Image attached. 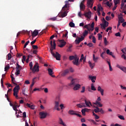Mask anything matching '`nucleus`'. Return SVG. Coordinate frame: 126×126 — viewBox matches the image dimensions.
<instances>
[{"instance_id": "864d4df0", "label": "nucleus", "mask_w": 126, "mask_h": 126, "mask_svg": "<svg viewBox=\"0 0 126 126\" xmlns=\"http://www.w3.org/2000/svg\"><path fill=\"white\" fill-rule=\"evenodd\" d=\"M106 4L107 5V6H109V7H111V6H112V4H113L112 3H110V2L107 1Z\"/></svg>"}, {"instance_id": "13d9d810", "label": "nucleus", "mask_w": 126, "mask_h": 126, "mask_svg": "<svg viewBox=\"0 0 126 126\" xmlns=\"http://www.w3.org/2000/svg\"><path fill=\"white\" fill-rule=\"evenodd\" d=\"M30 43V41H29V40L26 42L24 45V48L25 49V48H26V47L27 46V45H28V44H29Z\"/></svg>"}, {"instance_id": "f704fd0d", "label": "nucleus", "mask_w": 126, "mask_h": 126, "mask_svg": "<svg viewBox=\"0 0 126 126\" xmlns=\"http://www.w3.org/2000/svg\"><path fill=\"white\" fill-rule=\"evenodd\" d=\"M112 27H108L106 30V32H109L108 34H110V33H112Z\"/></svg>"}, {"instance_id": "393cba45", "label": "nucleus", "mask_w": 126, "mask_h": 126, "mask_svg": "<svg viewBox=\"0 0 126 126\" xmlns=\"http://www.w3.org/2000/svg\"><path fill=\"white\" fill-rule=\"evenodd\" d=\"M48 74L50 75L52 77H55V75H53V70L51 68H48Z\"/></svg>"}, {"instance_id": "473e14b6", "label": "nucleus", "mask_w": 126, "mask_h": 126, "mask_svg": "<svg viewBox=\"0 0 126 126\" xmlns=\"http://www.w3.org/2000/svg\"><path fill=\"white\" fill-rule=\"evenodd\" d=\"M89 64L90 65V67L92 68H93L95 66V63H91V61H89Z\"/></svg>"}, {"instance_id": "49530a36", "label": "nucleus", "mask_w": 126, "mask_h": 126, "mask_svg": "<svg viewBox=\"0 0 126 126\" xmlns=\"http://www.w3.org/2000/svg\"><path fill=\"white\" fill-rule=\"evenodd\" d=\"M86 35H88V31H87L86 30V31L84 32L83 33V36L84 37H85V36H86Z\"/></svg>"}, {"instance_id": "5701e85b", "label": "nucleus", "mask_w": 126, "mask_h": 126, "mask_svg": "<svg viewBox=\"0 0 126 126\" xmlns=\"http://www.w3.org/2000/svg\"><path fill=\"white\" fill-rule=\"evenodd\" d=\"M118 19V21L121 23H124V22H125V19H124V18H123V16L119 15Z\"/></svg>"}, {"instance_id": "680f3d73", "label": "nucleus", "mask_w": 126, "mask_h": 126, "mask_svg": "<svg viewBox=\"0 0 126 126\" xmlns=\"http://www.w3.org/2000/svg\"><path fill=\"white\" fill-rule=\"evenodd\" d=\"M20 70H17V69L16 70V75H19V74H20Z\"/></svg>"}, {"instance_id": "4468645a", "label": "nucleus", "mask_w": 126, "mask_h": 126, "mask_svg": "<svg viewBox=\"0 0 126 126\" xmlns=\"http://www.w3.org/2000/svg\"><path fill=\"white\" fill-rule=\"evenodd\" d=\"M85 104L86 105L87 107L90 108V107H93V105L90 101L85 99Z\"/></svg>"}, {"instance_id": "e2e57ef3", "label": "nucleus", "mask_w": 126, "mask_h": 126, "mask_svg": "<svg viewBox=\"0 0 126 126\" xmlns=\"http://www.w3.org/2000/svg\"><path fill=\"white\" fill-rule=\"evenodd\" d=\"M60 107H61V110H63V109H64V108H65L63 105V104H60Z\"/></svg>"}, {"instance_id": "2eb2a0df", "label": "nucleus", "mask_w": 126, "mask_h": 126, "mask_svg": "<svg viewBox=\"0 0 126 126\" xmlns=\"http://www.w3.org/2000/svg\"><path fill=\"white\" fill-rule=\"evenodd\" d=\"M68 113L69 114V115H75L76 116H77V117H79V113H76V112L72 110H70L68 111Z\"/></svg>"}, {"instance_id": "774afa93", "label": "nucleus", "mask_w": 126, "mask_h": 126, "mask_svg": "<svg viewBox=\"0 0 126 126\" xmlns=\"http://www.w3.org/2000/svg\"><path fill=\"white\" fill-rule=\"evenodd\" d=\"M32 47L33 50H36V49H38V46L37 45H32Z\"/></svg>"}, {"instance_id": "7c9ffc66", "label": "nucleus", "mask_w": 126, "mask_h": 126, "mask_svg": "<svg viewBox=\"0 0 126 126\" xmlns=\"http://www.w3.org/2000/svg\"><path fill=\"white\" fill-rule=\"evenodd\" d=\"M37 78V77H34L33 79H32V84L31 85V88H32V87H33V86H34V84H35V83H36V80L35 79Z\"/></svg>"}, {"instance_id": "a18cd8bd", "label": "nucleus", "mask_w": 126, "mask_h": 126, "mask_svg": "<svg viewBox=\"0 0 126 126\" xmlns=\"http://www.w3.org/2000/svg\"><path fill=\"white\" fill-rule=\"evenodd\" d=\"M85 92V87L83 86L81 91V93H84Z\"/></svg>"}, {"instance_id": "09e8293b", "label": "nucleus", "mask_w": 126, "mask_h": 126, "mask_svg": "<svg viewBox=\"0 0 126 126\" xmlns=\"http://www.w3.org/2000/svg\"><path fill=\"white\" fill-rule=\"evenodd\" d=\"M84 37L83 35L81 36V37L79 38V42H82L83 40H84Z\"/></svg>"}, {"instance_id": "0e129e2a", "label": "nucleus", "mask_w": 126, "mask_h": 126, "mask_svg": "<svg viewBox=\"0 0 126 126\" xmlns=\"http://www.w3.org/2000/svg\"><path fill=\"white\" fill-rule=\"evenodd\" d=\"M123 67L124 66H122L120 65V64H117V67H118V68H120V69H121V70H122Z\"/></svg>"}, {"instance_id": "1a4fd4ad", "label": "nucleus", "mask_w": 126, "mask_h": 126, "mask_svg": "<svg viewBox=\"0 0 126 126\" xmlns=\"http://www.w3.org/2000/svg\"><path fill=\"white\" fill-rule=\"evenodd\" d=\"M94 107L95 108V109H94V112H95V113L100 112L101 114H104V110H103V109L101 108L100 109L98 106H95Z\"/></svg>"}, {"instance_id": "7ed1b4c3", "label": "nucleus", "mask_w": 126, "mask_h": 126, "mask_svg": "<svg viewBox=\"0 0 126 126\" xmlns=\"http://www.w3.org/2000/svg\"><path fill=\"white\" fill-rule=\"evenodd\" d=\"M16 86L13 89V95L15 96L16 98H18V92L20 90V86L19 85H16Z\"/></svg>"}, {"instance_id": "6e6552de", "label": "nucleus", "mask_w": 126, "mask_h": 126, "mask_svg": "<svg viewBox=\"0 0 126 126\" xmlns=\"http://www.w3.org/2000/svg\"><path fill=\"white\" fill-rule=\"evenodd\" d=\"M85 2V0H83L80 4V10L82 11H84L85 10L86 6L84 5V3Z\"/></svg>"}, {"instance_id": "8fccbe9b", "label": "nucleus", "mask_w": 126, "mask_h": 126, "mask_svg": "<svg viewBox=\"0 0 126 126\" xmlns=\"http://www.w3.org/2000/svg\"><path fill=\"white\" fill-rule=\"evenodd\" d=\"M13 109L14 111H17V105H13Z\"/></svg>"}, {"instance_id": "f8f14e48", "label": "nucleus", "mask_w": 126, "mask_h": 126, "mask_svg": "<svg viewBox=\"0 0 126 126\" xmlns=\"http://www.w3.org/2000/svg\"><path fill=\"white\" fill-rule=\"evenodd\" d=\"M65 5L62 8V10H65L69 7V1H65Z\"/></svg>"}, {"instance_id": "c03bdc74", "label": "nucleus", "mask_w": 126, "mask_h": 126, "mask_svg": "<svg viewBox=\"0 0 126 126\" xmlns=\"http://www.w3.org/2000/svg\"><path fill=\"white\" fill-rule=\"evenodd\" d=\"M26 32L25 31H23L22 32H19L17 33V38L18 37V36L21 34V33H25Z\"/></svg>"}, {"instance_id": "052dcab7", "label": "nucleus", "mask_w": 126, "mask_h": 126, "mask_svg": "<svg viewBox=\"0 0 126 126\" xmlns=\"http://www.w3.org/2000/svg\"><path fill=\"white\" fill-rule=\"evenodd\" d=\"M122 53H123V54H125V55H126V48H125L123 49H122Z\"/></svg>"}, {"instance_id": "b1692460", "label": "nucleus", "mask_w": 126, "mask_h": 126, "mask_svg": "<svg viewBox=\"0 0 126 126\" xmlns=\"http://www.w3.org/2000/svg\"><path fill=\"white\" fill-rule=\"evenodd\" d=\"M95 25V23L93 22L92 24L91 25V28H89L88 31L90 32V31H93V30H94V26Z\"/></svg>"}, {"instance_id": "ddd939ff", "label": "nucleus", "mask_w": 126, "mask_h": 126, "mask_svg": "<svg viewBox=\"0 0 126 126\" xmlns=\"http://www.w3.org/2000/svg\"><path fill=\"white\" fill-rule=\"evenodd\" d=\"M59 42L60 43V44L59 45V47H60V48H63V47H64V45H66V42L64 41V40L63 39L59 40Z\"/></svg>"}, {"instance_id": "c756f323", "label": "nucleus", "mask_w": 126, "mask_h": 126, "mask_svg": "<svg viewBox=\"0 0 126 126\" xmlns=\"http://www.w3.org/2000/svg\"><path fill=\"white\" fill-rule=\"evenodd\" d=\"M16 68L17 70H21V69H22V66H21V65H19L18 63H16Z\"/></svg>"}, {"instance_id": "58836bf2", "label": "nucleus", "mask_w": 126, "mask_h": 126, "mask_svg": "<svg viewBox=\"0 0 126 126\" xmlns=\"http://www.w3.org/2000/svg\"><path fill=\"white\" fill-rule=\"evenodd\" d=\"M93 60L94 62V63H96L97 60H98V59H99L98 57H95V55L93 54Z\"/></svg>"}, {"instance_id": "cd10ccee", "label": "nucleus", "mask_w": 126, "mask_h": 126, "mask_svg": "<svg viewBox=\"0 0 126 126\" xmlns=\"http://www.w3.org/2000/svg\"><path fill=\"white\" fill-rule=\"evenodd\" d=\"M59 123L60 125H62V126H66V125L64 123H63V119H62V118H59Z\"/></svg>"}, {"instance_id": "aec40b11", "label": "nucleus", "mask_w": 126, "mask_h": 126, "mask_svg": "<svg viewBox=\"0 0 126 126\" xmlns=\"http://www.w3.org/2000/svg\"><path fill=\"white\" fill-rule=\"evenodd\" d=\"M97 91L100 92L101 96H104V90L100 86L98 87Z\"/></svg>"}, {"instance_id": "4c0bfd02", "label": "nucleus", "mask_w": 126, "mask_h": 126, "mask_svg": "<svg viewBox=\"0 0 126 126\" xmlns=\"http://www.w3.org/2000/svg\"><path fill=\"white\" fill-rule=\"evenodd\" d=\"M85 107H86V105H85V103H81L79 104V108H84Z\"/></svg>"}, {"instance_id": "4be33fe9", "label": "nucleus", "mask_w": 126, "mask_h": 126, "mask_svg": "<svg viewBox=\"0 0 126 126\" xmlns=\"http://www.w3.org/2000/svg\"><path fill=\"white\" fill-rule=\"evenodd\" d=\"M89 78L92 80V82L93 83H94L95 80H96V76L89 75Z\"/></svg>"}, {"instance_id": "bf43d9fd", "label": "nucleus", "mask_w": 126, "mask_h": 126, "mask_svg": "<svg viewBox=\"0 0 126 126\" xmlns=\"http://www.w3.org/2000/svg\"><path fill=\"white\" fill-rule=\"evenodd\" d=\"M29 65L30 66V69L31 70L32 69V68H33V63L31 62L29 64Z\"/></svg>"}, {"instance_id": "79ce46f5", "label": "nucleus", "mask_w": 126, "mask_h": 126, "mask_svg": "<svg viewBox=\"0 0 126 126\" xmlns=\"http://www.w3.org/2000/svg\"><path fill=\"white\" fill-rule=\"evenodd\" d=\"M69 26H70V27L73 28V27H74V26H75V25L74 24V23L73 22H71L70 23H69Z\"/></svg>"}, {"instance_id": "e433bc0d", "label": "nucleus", "mask_w": 126, "mask_h": 126, "mask_svg": "<svg viewBox=\"0 0 126 126\" xmlns=\"http://www.w3.org/2000/svg\"><path fill=\"white\" fill-rule=\"evenodd\" d=\"M97 10L99 9V11H103V7H102V6L101 4H99L97 5Z\"/></svg>"}, {"instance_id": "603ef678", "label": "nucleus", "mask_w": 126, "mask_h": 126, "mask_svg": "<svg viewBox=\"0 0 126 126\" xmlns=\"http://www.w3.org/2000/svg\"><path fill=\"white\" fill-rule=\"evenodd\" d=\"M81 112H82L83 116H85V113H86V112L85 109L84 108L82 109Z\"/></svg>"}, {"instance_id": "412c9836", "label": "nucleus", "mask_w": 126, "mask_h": 126, "mask_svg": "<svg viewBox=\"0 0 126 126\" xmlns=\"http://www.w3.org/2000/svg\"><path fill=\"white\" fill-rule=\"evenodd\" d=\"M60 106V103H59V101H55V105L54 107L55 109H56V110H57V111H60V110H61L60 109V108H59Z\"/></svg>"}, {"instance_id": "69168bd1", "label": "nucleus", "mask_w": 126, "mask_h": 126, "mask_svg": "<svg viewBox=\"0 0 126 126\" xmlns=\"http://www.w3.org/2000/svg\"><path fill=\"white\" fill-rule=\"evenodd\" d=\"M122 71H124V72H125V73H126V67H123L122 70Z\"/></svg>"}, {"instance_id": "5fc2aeb1", "label": "nucleus", "mask_w": 126, "mask_h": 126, "mask_svg": "<svg viewBox=\"0 0 126 126\" xmlns=\"http://www.w3.org/2000/svg\"><path fill=\"white\" fill-rule=\"evenodd\" d=\"M102 21L104 22V24L107 23V26L109 25V22H108L106 20H105L104 18H102Z\"/></svg>"}, {"instance_id": "39448f33", "label": "nucleus", "mask_w": 126, "mask_h": 126, "mask_svg": "<svg viewBox=\"0 0 126 126\" xmlns=\"http://www.w3.org/2000/svg\"><path fill=\"white\" fill-rule=\"evenodd\" d=\"M31 70L33 72V73L39 72V64L38 63H35Z\"/></svg>"}, {"instance_id": "6ab92c4d", "label": "nucleus", "mask_w": 126, "mask_h": 126, "mask_svg": "<svg viewBox=\"0 0 126 126\" xmlns=\"http://www.w3.org/2000/svg\"><path fill=\"white\" fill-rule=\"evenodd\" d=\"M69 73V69H65L62 74V76H65L67 74Z\"/></svg>"}, {"instance_id": "f03ea898", "label": "nucleus", "mask_w": 126, "mask_h": 126, "mask_svg": "<svg viewBox=\"0 0 126 126\" xmlns=\"http://www.w3.org/2000/svg\"><path fill=\"white\" fill-rule=\"evenodd\" d=\"M69 60L70 61H73V63L75 65H78L79 59L77 58V56H70L69 57Z\"/></svg>"}, {"instance_id": "ea45409f", "label": "nucleus", "mask_w": 126, "mask_h": 126, "mask_svg": "<svg viewBox=\"0 0 126 126\" xmlns=\"http://www.w3.org/2000/svg\"><path fill=\"white\" fill-rule=\"evenodd\" d=\"M91 26V25L90 24H88V25H85L83 28H86V29H87L88 30H89V27H90Z\"/></svg>"}, {"instance_id": "37998d69", "label": "nucleus", "mask_w": 126, "mask_h": 126, "mask_svg": "<svg viewBox=\"0 0 126 126\" xmlns=\"http://www.w3.org/2000/svg\"><path fill=\"white\" fill-rule=\"evenodd\" d=\"M8 69H9V64H8L5 66L4 71H6L7 70H8Z\"/></svg>"}, {"instance_id": "423d86ee", "label": "nucleus", "mask_w": 126, "mask_h": 126, "mask_svg": "<svg viewBox=\"0 0 126 126\" xmlns=\"http://www.w3.org/2000/svg\"><path fill=\"white\" fill-rule=\"evenodd\" d=\"M39 115L40 119H41V120H43V119H46V118H47L48 113H47V112H44L43 111H41V112H39Z\"/></svg>"}, {"instance_id": "a211bd4d", "label": "nucleus", "mask_w": 126, "mask_h": 126, "mask_svg": "<svg viewBox=\"0 0 126 126\" xmlns=\"http://www.w3.org/2000/svg\"><path fill=\"white\" fill-rule=\"evenodd\" d=\"M39 34V32L37 30H35L33 32H32V37H36Z\"/></svg>"}, {"instance_id": "f3484780", "label": "nucleus", "mask_w": 126, "mask_h": 126, "mask_svg": "<svg viewBox=\"0 0 126 126\" xmlns=\"http://www.w3.org/2000/svg\"><path fill=\"white\" fill-rule=\"evenodd\" d=\"M74 44L76 45V49H78V46L77 45H79V36H77L76 39L74 41Z\"/></svg>"}, {"instance_id": "2f4dec72", "label": "nucleus", "mask_w": 126, "mask_h": 126, "mask_svg": "<svg viewBox=\"0 0 126 126\" xmlns=\"http://www.w3.org/2000/svg\"><path fill=\"white\" fill-rule=\"evenodd\" d=\"M82 61H83V63H85V62H86V58H84V57L81 56L80 59L79 60V62H82Z\"/></svg>"}, {"instance_id": "a19ab883", "label": "nucleus", "mask_w": 126, "mask_h": 126, "mask_svg": "<svg viewBox=\"0 0 126 126\" xmlns=\"http://www.w3.org/2000/svg\"><path fill=\"white\" fill-rule=\"evenodd\" d=\"M91 89L94 91H96V88H95V86H94V84L93 83L91 84Z\"/></svg>"}, {"instance_id": "c9c22d12", "label": "nucleus", "mask_w": 126, "mask_h": 126, "mask_svg": "<svg viewBox=\"0 0 126 126\" xmlns=\"http://www.w3.org/2000/svg\"><path fill=\"white\" fill-rule=\"evenodd\" d=\"M104 44L105 46H107L109 44V42L107 40V37H104Z\"/></svg>"}, {"instance_id": "4d7b16f0", "label": "nucleus", "mask_w": 126, "mask_h": 126, "mask_svg": "<svg viewBox=\"0 0 126 126\" xmlns=\"http://www.w3.org/2000/svg\"><path fill=\"white\" fill-rule=\"evenodd\" d=\"M71 48H72V45H70L68 48L67 49L68 52H71Z\"/></svg>"}, {"instance_id": "9d476101", "label": "nucleus", "mask_w": 126, "mask_h": 126, "mask_svg": "<svg viewBox=\"0 0 126 126\" xmlns=\"http://www.w3.org/2000/svg\"><path fill=\"white\" fill-rule=\"evenodd\" d=\"M94 3V2H93V0H88L87 1V5L88 7L92 8V7H93Z\"/></svg>"}, {"instance_id": "dca6fc26", "label": "nucleus", "mask_w": 126, "mask_h": 126, "mask_svg": "<svg viewBox=\"0 0 126 126\" xmlns=\"http://www.w3.org/2000/svg\"><path fill=\"white\" fill-rule=\"evenodd\" d=\"M121 8L123 11L126 10V3L125 4V2H124V1H122V3L121 4Z\"/></svg>"}, {"instance_id": "c85d7f7f", "label": "nucleus", "mask_w": 126, "mask_h": 126, "mask_svg": "<svg viewBox=\"0 0 126 126\" xmlns=\"http://www.w3.org/2000/svg\"><path fill=\"white\" fill-rule=\"evenodd\" d=\"M94 105H98L97 107H103V105L98 101H96L95 102H94Z\"/></svg>"}, {"instance_id": "f257e3e1", "label": "nucleus", "mask_w": 126, "mask_h": 126, "mask_svg": "<svg viewBox=\"0 0 126 126\" xmlns=\"http://www.w3.org/2000/svg\"><path fill=\"white\" fill-rule=\"evenodd\" d=\"M79 81L78 79H72L70 83L68 84L67 86H66V87H71L73 88L74 91H76L79 89Z\"/></svg>"}, {"instance_id": "bb28decb", "label": "nucleus", "mask_w": 126, "mask_h": 126, "mask_svg": "<svg viewBox=\"0 0 126 126\" xmlns=\"http://www.w3.org/2000/svg\"><path fill=\"white\" fill-rule=\"evenodd\" d=\"M26 106H27V107H28V108H30V109H31L32 110L35 109V107H34V106L31 105L29 103L26 104Z\"/></svg>"}, {"instance_id": "0eeeda50", "label": "nucleus", "mask_w": 126, "mask_h": 126, "mask_svg": "<svg viewBox=\"0 0 126 126\" xmlns=\"http://www.w3.org/2000/svg\"><path fill=\"white\" fill-rule=\"evenodd\" d=\"M53 57L56 58L57 61H61V54H60L58 52H56V53L52 54Z\"/></svg>"}, {"instance_id": "72a5a7b5", "label": "nucleus", "mask_w": 126, "mask_h": 126, "mask_svg": "<svg viewBox=\"0 0 126 126\" xmlns=\"http://www.w3.org/2000/svg\"><path fill=\"white\" fill-rule=\"evenodd\" d=\"M100 25L101 27H102L104 30H106V27H107V26H109V25H108V24H107V25H106V24H101Z\"/></svg>"}, {"instance_id": "9b49d317", "label": "nucleus", "mask_w": 126, "mask_h": 126, "mask_svg": "<svg viewBox=\"0 0 126 126\" xmlns=\"http://www.w3.org/2000/svg\"><path fill=\"white\" fill-rule=\"evenodd\" d=\"M63 12L61 13V14L60 15V17H62V18H63V17H65L66 15H67V9H66V10H63Z\"/></svg>"}, {"instance_id": "3c124183", "label": "nucleus", "mask_w": 126, "mask_h": 126, "mask_svg": "<svg viewBox=\"0 0 126 126\" xmlns=\"http://www.w3.org/2000/svg\"><path fill=\"white\" fill-rule=\"evenodd\" d=\"M14 77H12L11 78V80H12V82L13 83V84H14V85H17V83L14 82Z\"/></svg>"}, {"instance_id": "6e6d98bb", "label": "nucleus", "mask_w": 126, "mask_h": 126, "mask_svg": "<svg viewBox=\"0 0 126 126\" xmlns=\"http://www.w3.org/2000/svg\"><path fill=\"white\" fill-rule=\"evenodd\" d=\"M49 20H52V21H56V20H57V17H54L53 18H51L49 19Z\"/></svg>"}, {"instance_id": "20e7f679", "label": "nucleus", "mask_w": 126, "mask_h": 126, "mask_svg": "<svg viewBox=\"0 0 126 126\" xmlns=\"http://www.w3.org/2000/svg\"><path fill=\"white\" fill-rule=\"evenodd\" d=\"M51 48H50V53L51 55H53L55 54L54 53V50H56V41L54 40L53 41H53H50Z\"/></svg>"}, {"instance_id": "a878e982", "label": "nucleus", "mask_w": 126, "mask_h": 126, "mask_svg": "<svg viewBox=\"0 0 126 126\" xmlns=\"http://www.w3.org/2000/svg\"><path fill=\"white\" fill-rule=\"evenodd\" d=\"M91 14H92L91 11H89L85 14V16H86V17H87L88 18H91Z\"/></svg>"}, {"instance_id": "338daca9", "label": "nucleus", "mask_w": 126, "mask_h": 126, "mask_svg": "<svg viewBox=\"0 0 126 126\" xmlns=\"http://www.w3.org/2000/svg\"><path fill=\"white\" fill-rule=\"evenodd\" d=\"M8 60L9 61L11 59V54L10 53H9L8 55Z\"/></svg>"}, {"instance_id": "de8ad7c7", "label": "nucleus", "mask_w": 126, "mask_h": 126, "mask_svg": "<svg viewBox=\"0 0 126 126\" xmlns=\"http://www.w3.org/2000/svg\"><path fill=\"white\" fill-rule=\"evenodd\" d=\"M118 118H119L120 120H123V121H125V117H124V116L123 115L118 116Z\"/></svg>"}]
</instances>
